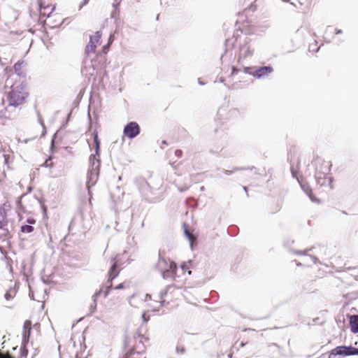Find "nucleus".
<instances>
[{"label": "nucleus", "mask_w": 358, "mask_h": 358, "mask_svg": "<svg viewBox=\"0 0 358 358\" xmlns=\"http://www.w3.org/2000/svg\"><path fill=\"white\" fill-rule=\"evenodd\" d=\"M155 266L159 271L164 279H173L176 277L177 271L176 264L170 259H166L162 257L160 252H159V259Z\"/></svg>", "instance_id": "nucleus-1"}, {"label": "nucleus", "mask_w": 358, "mask_h": 358, "mask_svg": "<svg viewBox=\"0 0 358 358\" xmlns=\"http://www.w3.org/2000/svg\"><path fill=\"white\" fill-rule=\"evenodd\" d=\"M27 97V93L24 91L23 87L20 85H13L10 90L7 93L8 106L6 110L9 108H16L21 105Z\"/></svg>", "instance_id": "nucleus-2"}, {"label": "nucleus", "mask_w": 358, "mask_h": 358, "mask_svg": "<svg viewBox=\"0 0 358 358\" xmlns=\"http://www.w3.org/2000/svg\"><path fill=\"white\" fill-rule=\"evenodd\" d=\"M112 262H114L113 265L111 266L109 271H108V281L106 282V286H105V289H106V291H103V289H101L99 290V292H96L94 296H93V305L91 306V308H92V313L94 311V310L96 309V298L99 295H100L102 292H104V295L103 296L106 298L108 296V293H109V290L112 288L113 287V284H112V280L115 278L118 274H119V271L117 270V260H116V257L115 258H113L111 259Z\"/></svg>", "instance_id": "nucleus-3"}, {"label": "nucleus", "mask_w": 358, "mask_h": 358, "mask_svg": "<svg viewBox=\"0 0 358 358\" xmlns=\"http://www.w3.org/2000/svg\"><path fill=\"white\" fill-rule=\"evenodd\" d=\"M94 142L95 144V152L90 157V168L89 170L99 173L100 168V141L96 131H94Z\"/></svg>", "instance_id": "nucleus-4"}, {"label": "nucleus", "mask_w": 358, "mask_h": 358, "mask_svg": "<svg viewBox=\"0 0 358 358\" xmlns=\"http://www.w3.org/2000/svg\"><path fill=\"white\" fill-rule=\"evenodd\" d=\"M273 71V69L270 66H264L260 67H243V72L245 73L252 75L256 78H262L268 76Z\"/></svg>", "instance_id": "nucleus-5"}, {"label": "nucleus", "mask_w": 358, "mask_h": 358, "mask_svg": "<svg viewBox=\"0 0 358 358\" xmlns=\"http://www.w3.org/2000/svg\"><path fill=\"white\" fill-rule=\"evenodd\" d=\"M336 355L350 356L358 355V348L352 346H338L331 351L329 358H334Z\"/></svg>", "instance_id": "nucleus-6"}, {"label": "nucleus", "mask_w": 358, "mask_h": 358, "mask_svg": "<svg viewBox=\"0 0 358 358\" xmlns=\"http://www.w3.org/2000/svg\"><path fill=\"white\" fill-rule=\"evenodd\" d=\"M31 330V322L30 320H26L23 325L22 342L20 348L22 357H27L28 351L26 346L29 343V339Z\"/></svg>", "instance_id": "nucleus-7"}, {"label": "nucleus", "mask_w": 358, "mask_h": 358, "mask_svg": "<svg viewBox=\"0 0 358 358\" xmlns=\"http://www.w3.org/2000/svg\"><path fill=\"white\" fill-rule=\"evenodd\" d=\"M140 131L141 128L136 122H129L125 125L123 130L124 136L130 139L136 137L140 134Z\"/></svg>", "instance_id": "nucleus-8"}, {"label": "nucleus", "mask_w": 358, "mask_h": 358, "mask_svg": "<svg viewBox=\"0 0 358 358\" xmlns=\"http://www.w3.org/2000/svg\"><path fill=\"white\" fill-rule=\"evenodd\" d=\"M322 169L321 171H318L317 168L316 169L315 178L317 184L320 185H324L326 182V176L329 172V165L328 162L322 163Z\"/></svg>", "instance_id": "nucleus-9"}, {"label": "nucleus", "mask_w": 358, "mask_h": 358, "mask_svg": "<svg viewBox=\"0 0 358 358\" xmlns=\"http://www.w3.org/2000/svg\"><path fill=\"white\" fill-rule=\"evenodd\" d=\"M101 34L100 31H96L94 36H90V41L85 48V53L87 55H89L90 53L95 51V49L96 48V43L99 42V39L101 38Z\"/></svg>", "instance_id": "nucleus-10"}, {"label": "nucleus", "mask_w": 358, "mask_h": 358, "mask_svg": "<svg viewBox=\"0 0 358 358\" xmlns=\"http://www.w3.org/2000/svg\"><path fill=\"white\" fill-rule=\"evenodd\" d=\"M292 174L294 178H296L299 182L301 185V187L303 192L309 196L310 199L313 202H318V199L314 196V195L312 193V189L310 188V187L308 185L303 184L300 180L299 178L297 176V172L294 169L293 167L291 168Z\"/></svg>", "instance_id": "nucleus-11"}, {"label": "nucleus", "mask_w": 358, "mask_h": 358, "mask_svg": "<svg viewBox=\"0 0 358 358\" xmlns=\"http://www.w3.org/2000/svg\"><path fill=\"white\" fill-rule=\"evenodd\" d=\"M248 38L245 40L244 45H241L239 51L238 62L248 57H251L253 54V50L250 49V45H248Z\"/></svg>", "instance_id": "nucleus-12"}, {"label": "nucleus", "mask_w": 358, "mask_h": 358, "mask_svg": "<svg viewBox=\"0 0 358 358\" xmlns=\"http://www.w3.org/2000/svg\"><path fill=\"white\" fill-rule=\"evenodd\" d=\"M99 175V173H98L92 172L90 170L88 171L86 187L88 189L89 193H90V189L91 188V187H92L93 185H94L96 184Z\"/></svg>", "instance_id": "nucleus-13"}, {"label": "nucleus", "mask_w": 358, "mask_h": 358, "mask_svg": "<svg viewBox=\"0 0 358 358\" xmlns=\"http://www.w3.org/2000/svg\"><path fill=\"white\" fill-rule=\"evenodd\" d=\"M7 220L6 217V212L3 209H0V229H1L3 232V235H5L8 233V229H6L7 225Z\"/></svg>", "instance_id": "nucleus-14"}, {"label": "nucleus", "mask_w": 358, "mask_h": 358, "mask_svg": "<svg viewBox=\"0 0 358 358\" xmlns=\"http://www.w3.org/2000/svg\"><path fill=\"white\" fill-rule=\"evenodd\" d=\"M350 329L354 334L358 333V315H353L350 318Z\"/></svg>", "instance_id": "nucleus-15"}, {"label": "nucleus", "mask_w": 358, "mask_h": 358, "mask_svg": "<svg viewBox=\"0 0 358 358\" xmlns=\"http://www.w3.org/2000/svg\"><path fill=\"white\" fill-rule=\"evenodd\" d=\"M333 33H335L336 34H341L343 33V31L341 29H334L332 27L328 26L325 31V40H327V38ZM326 42L330 43V40L326 41Z\"/></svg>", "instance_id": "nucleus-16"}, {"label": "nucleus", "mask_w": 358, "mask_h": 358, "mask_svg": "<svg viewBox=\"0 0 358 358\" xmlns=\"http://www.w3.org/2000/svg\"><path fill=\"white\" fill-rule=\"evenodd\" d=\"M17 290L16 288V284H15L13 287H10L8 290L6 291L5 296H4L5 299L6 300H10V299L14 298L17 294Z\"/></svg>", "instance_id": "nucleus-17"}, {"label": "nucleus", "mask_w": 358, "mask_h": 358, "mask_svg": "<svg viewBox=\"0 0 358 358\" xmlns=\"http://www.w3.org/2000/svg\"><path fill=\"white\" fill-rule=\"evenodd\" d=\"M141 190L145 196H148V193H152V188L147 182L142 184Z\"/></svg>", "instance_id": "nucleus-18"}, {"label": "nucleus", "mask_w": 358, "mask_h": 358, "mask_svg": "<svg viewBox=\"0 0 358 358\" xmlns=\"http://www.w3.org/2000/svg\"><path fill=\"white\" fill-rule=\"evenodd\" d=\"M27 194H24L20 197H18L16 201V205L17 206V208L22 210L26 211V207L23 206L22 204V199L26 198Z\"/></svg>", "instance_id": "nucleus-19"}, {"label": "nucleus", "mask_w": 358, "mask_h": 358, "mask_svg": "<svg viewBox=\"0 0 358 358\" xmlns=\"http://www.w3.org/2000/svg\"><path fill=\"white\" fill-rule=\"evenodd\" d=\"M34 231V227L29 224L22 225L21 227V231L23 233H31Z\"/></svg>", "instance_id": "nucleus-20"}, {"label": "nucleus", "mask_w": 358, "mask_h": 358, "mask_svg": "<svg viewBox=\"0 0 358 358\" xmlns=\"http://www.w3.org/2000/svg\"><path fill=\"white\" fill-rule=\"evenodd\" d=\"M185 234L190 242L191 247H192V243L196 241V238L187 229H185Z\"/></svg>", "instance_id": "nucleus-21"}, {"label": "nucleus", "mask_w": 358, "mask_h": 358, "mask_svg": "<svg viewBox=\"0 0 358 358\" xmlns=\"http://www.w3.org/2000/svg\"><path fill=\"white\" fill-rule=\"evenodd\" d=\"M118 4H113L114 10L111 13L110 17L111 18H115L118 15L117 6Z\"/></svg>", "instance_id": "nucleus-22"}, {"label": "nucleus", "mask_w": 358, "mask_h": 358, "mask_svg": "<svg viewBox=\"0 0 358 358\" xmlns=\"http://www.w3.org/2000/svg\"><path fill=\"white\" fill-rule=\"evenodd\" d=\"M0 358H15L9 352H3L0 350Z\"/></svg>", "instance_id": "nucleus-23"}, {"label": "nucleus", "mask_w": 358, "mask_h": 358, "mask_svg": "<svg viewBox=\"0 0 358 358\" xmlns=\"http://www.w3.org/2000/svg\"><path fill=\"white\" fill-rule=\"evenodd\" d=\"M176 351L178 354H184L185 352V348L183 346L178 345L176 347Z\"/></svg>", "instance_id": "nucleus-24"}, {"label": "nucleus", "mask_w": 358, "mask_h": 358, "mask_svg": "<svg viewBox=\"0 0 358 358\" xmlns=\"http://www.w3.org/2000/svg\"><path fill=\"white\" fill-rule=\"evenodd\" d=\"M311 249H306L305 250H295L294 252L296 255H307V252L310 250Z\"/></svg>", "instance_id": "nucleus-25"}, {"label": "nucleus", "mask_w": 358, "mask_h": 358, "mask_svg": "<svg viewBox=\"0 0 358 358\" xmlns=\"http://www.w3.org/2000/svg\"><path fill=\"white\" fill-rule=\"evenodd\" d=\"M229 113L231 116H236L238 115L239 112L237 109L233 108L229 110Z\"/></svg>", "instance_id": "nucleus-26"}, {"label": "nucleus", "mask_w": 358, "mask_h": 358, "mask_svg": "<svg viewBox=\"0 0 358 358\" xmlns=\"http://www.w3.org/2000/svg\"><path fill=\"white\" fill-rule=\"evenodd\" d=\"M242 169H240V168H235L234 170L232 171H229V170H224V173L226 174V175H230L232 173L238 171V170H241Z\"/></svg>", "instance_id": "nucleus-27"}, {"label": "nucleus", "mask_w": 358, "mask_h": 358, "mask_svg": "<svg viewBox=\"0 0 358 358\" xmlns=\"http://www.w3.org/2000/svg\"><path fill=\"white\" fill-rule=\"evenodd\" d=\"M3 158H4V164L7 166H8L9 160H10V155L3 154Z\"/></svg>", "instance_id": "nucleus-28"}, {"label": "nucleus", "mask_w": 358, "mask_h": 358, "mask_svg": "<svg viewBox=\"0 0 358 358\" xmlns=\"http://www.w3.org/2000/svg\"><path fill=\"white\" fill-rule=\"evenodd\" d=\"M170 287H171V286H170V285H169V286H168V287H166V289L165 291L162 292L160 293L159 296H160V299H162L164 298V296L166 294L167 291H168V289H169Z\"/></svg>", "instance_id": "nucleus-29"}, {"label": "nucleus", "mask_w": 358, "mask_h": 358, "mask_svg": "<svg viewBox=\"0 0 358 358\" xmlns=\"http://www.w3.org/2000/svg\"><path fill=\"white\" fill-rule=\"evenodd\" d=\"M319 50H320V47L317 48L316 49H315V47H313V44L310 45V46H309V50L310 51L317 52Z\"/></svg>", "instance_id": "nucleus-30"}, {"label": "nucleus", "mask_w": 358, "mask_h": 358, "mask_svg": "<svg viewBox=\"0 0 358 358\" xmlns=\"http://www.w3.org/2000/svg\"><path fill=\"white\" fill-rule=\"evenodd\" d=\"M21 68V64L17 62L14 65V69L15 71H20Z\"/></svg>", "instance_id": "nucleus-31"}, {"label": "nucleus", "mask_w": 358, "mask_h": 358, "mask_svg": "<svg viewBox=\"0 0 358 358\" xmlns=\"http://www.w3.org/2000/svg\"><path fill=\"white\" fill-rule=\"evenodd\" d=\"M50 160V159H47L45 163L43 164V166L45 167H51L52 166V163H48V162Z\"/></svg>", "instance_id": "nucleus-32"}, {"label": "nucleus", "mask_w": 358, "mask_h": 358, "mask_svg": "<svg viewBox=\"0 0 358 358\" xmlns=\"http://www.w3.org/2000/svg\"><path fill=\"white\" fill-rule=\"evenodd\" d=\"M27 222L30 224H33L36 222V220L35 219L32 218V217H29L27 219Z\"/></svg>", "instance_id": "nucleus-33"}, {"label": "nucleus", "mask_w": 358, "mask_h": 358, "mask_svg": "<svg viewBox=\"0 0 358 358\" xmlns=\"http://www.w3.org/2000/svg\"><path fill=\"white\" fill-rule=\"evenodd\" d=\"M124 287H125L124 284V283H120L117 286H116L114 289H124Z\"/></svg>", "instance_id": "nucleus-34"}, {"label": "nucleus", "mask_w": 358, "mask_h": 358, "mask_svg": "<svg viewBox=\"0 0 358 358\" xmlns=\"http://www.w3.org/2000/svg\"><path fill=\"white\" fill-rule=\"evenodd\" d=\"M135 297V294H133L129 299V303L131 306H134L135 305L133 304L132 300Z\"/></svg>", "instance_id": "nucleus-35"}, {"label": "nucleus", "mask_w": 358, "mask_h": 358, "mask_svg": "<svg viewBox=\"0 0 358 358\" xmlns=\"http://www.w3.org/2000/svg\"><path fill=\"white\" fill-rule=\"evenodd\" d=\"M238 71H239V69H238L237 68H236L234 66L232 67V72H231L232 75L237 73Z\"/></svg>", "instance_id": "nucleus-36"}, {"label": "nucleus", "mask_w": 358, "mask_h": 358, "mask_svg": "<svg viewBox=\"0 0 358 358\" xmlns=\"http://www.w3.org/2000/svg\"><path fill=\"white\" fill-rule=\"evenodd\" d=\"M182 153V152L180 150H176L175 152L176 155L178 157H181Z\"/></svg>", "instance_id": "nucleus-37"}, {"label": "nucleus", "mask_w": 358, "mask_h": 358, "mask_svg": "<svg viewBox=\"0 0 358 358\" xmlns=\"http://www.w3.org/2000/svg\"><path fill=\"white\" fill-rule=\"evenodd\" d=\"M142 318H143L144 322H147L148 320V319H149L148 317H146V314L145 313H143Z\"/></svg>", "instance_id": "nucleus-38"}, {"label": "nucleus", "mask_w": 358, "mask_h": 358, "mask_svg": "<svg viewBox=\"0 0 358 358\" xmlns=\"http://www.w3.org/2000/svg\"><path fill=\"white\" fill-rule=\"evenodd\" d=\"M310 258L312 259L313 263L315 264L317 262V257L315 256H310Z\"/></svg>", "instance_id": "nucleus-39"}, {"label": "nucleus", "mask_w": 358, "mask_h": 358, "mask_svg": "<svg viewBox=\"0 0 358 358\" xmlns=\"http://www.w3.org/2000/svg\"><path fill=\"white\" fill-rule=\"evenodd\" d=\"M187 189H188V187H179V188H178V190H179L180 192H183L186 191Z\"/></svg>", "instance_id": "nucleus-40"}, {"label": "nucleus", "mask_w": 358, "mask_h": 358, "mask_svg": "<svg viewBox=\"0 0 358 358\" xmlns=\"http://www.w3.org/2000/svg\"><path fill=\"white\" fill-rule=\"evenodd\" d=\"M136 348H137V346L132 350V351L131 352V355H134L136 352L138 353V354L140 353V352L136 350Z\"/></svg>", "instance_id": "nucleus-41"}, {"label": "nucleus", "mask_w": 358, "mask_h": 358, "mask_svg": "<svg viewBox=\"0 0 358 358\" xmlns=\"http://www.w3.org/2000/svg\"><path fill=\"white\" fill-rule=\"evenodd\" d=\"M150 298H151V296H150L149 294H145V299H144V301H148V299H150Z\"/></svg>", "instance_id": "nucleus-42"}, {"label": "nucleus", "mask_w": 358, "mask_h": 358, "mask_svg": "<svg viewBox=\"0 0 358 358\" xmlns=\"http://www.w3.org/2000/svg\"><path fill=\"white\" fill-rule=\"evenodd\" d=\"M88 2V0H84L83 2L80 4V8L83 7V6L86 5Z\"/></svg>", "instance_id": "nucleus-43"}, {"label": "nucleus", "mask_w": 358, "mask_h": 358, "mask_svg": "<svg viewBox=\"0 0 358 358\" xmlns=\"http://www.w3.org/2000/svg\"><path fill=\"white\" fill-rule=\"evenodd\" d=\"M167 144H168V143H167V142H166V140H163V141H162V145H167ZM161 148H163L162 145H161Z\"/></svg>", "instance_id": "nucleus-44"}, {"label": "nucleus", "mask_w": 358, "mask_h": 358, "mask_svg": "<svg viewBox=\"0 0 358 358\" xmlns=\"http://www.w3.org/2000/svg\"><path fill=\"white\" fill-rule=\"evenodd\" d=\"M42 208H43L44 214H46V210H47L46 207L44 205H43L42 206Z\"/></svg>", "instance_id": "nucleus-45"}, {"label": "nucleus", "mask_w": 358, "mask_h": 358, "mask_svg": "<svg viewBox=\"0 0 358 358\" xmlns=\"http://www.w3.org/2000/svg\"><path fill=\"white\" fill-rule=\"evenodd\" d=\"M198 83L199 85H204V83L202 81H201L200 78L198 79Z\"/></svg>", "instance_id": "nucleus-46"}, {"label": "nucleus", "mask_w": 358, "mask_h": 358, "mask_svg": "<svg viewBox=\"0 0 358 358\" xmlns=\"http://www.w3.org/2000/svg\"><path fill=\"white\" fill-rule=\"evenodd\" d=\"M245 343L242 342L240 345H241V347H243V346H245Z\"/></svg>", "instance_id": "nucleus-47"}, {"label": "nucleus", "mask_w": 358, "mask_h": 358, "mask_svg": "<svg viewBox=\"0 0 358 358\" xmlns=\"http://www.w3.org/2000/svg\"><path fill=\"white\" fill-rule=\"evenodd\" d=\"M221 112H222V109H220L218 111V114L220 115Z\"/></svg>", "instance_id": "nucleus-48"}, {"label": "nucleus", "mask_w": 358, "mask_h": 358, "mask_svg": "<svg viewBox=\"0 0 358 358\" xmlns=\"http://www.w3.org/2000/svg\"><path fill=\"white\" fill-rule=\"evenodd\" d=\"M243 189L245 192H247V187H243Z\"/></svg>", "instance_id": "nucleus-49"}, {"label": "nucleus", "mask_w": 358, "mask_h": 358, "mask_svg": "<svg viewBox=\"0 0 358 358\" xmlns=\"http://www.w3.org/2000/svg\"><path fill=\"white\" fill-rule=\"evenodd\" d=\"M220 82H221V83H223V82H224V80H223L222 78H220Z\"/></svg>", "instance_id": "nucleus-50"}, {"label": "nucleus", "mask_w": 358, "mask_h": 358, "mask_svg": "<svg viewBox=\"0 0 358 358\" xmlns=\"http://www.w3.org/2000/svg\"><path fill=\"white\" fill-rule=\"evenodd\" d=\"M203 189H204V187H203V186H202V187H201V190H203Z\"/></svg>", "instance_id": "nucleus-51"}, {"label": "nucleus", "mask_w": 358, "mask_h": 358, "mask_svg": "<svg viewBox=\"0 0 358 358\" xmlns=\"http://www.w3.org/2000/svg\"><path fill=\"white\" fill-rule=\"evenodd\" d=\"M69 116H70V114H68V118H67V120H69Z\"/></svg>", "instance_id": "nucleus-52"}, {"label": "nucleus", "mask_w": 358, "mask_h": 358, "mask_svg": "<svg viewBox=\"0 0 358 358\" xmlns=\"http://www.w3.org/2000/svg\"><path fill=\"white\" fill-rule=\"evenodd\" d=\"M144 358H146V357H144Z\"/></svg>", "instance_id": "nucleus-53"}]
</instances>
